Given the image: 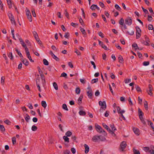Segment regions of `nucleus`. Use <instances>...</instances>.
Instances as JSON below:
<instances>
[{
    "mask_svg": "<svg viewBox=\"0 0 154 154\" xmlns=\"http://www.w3.org/2000/svg\"><path fill=\"white\" fill-rule=\"evenodd\" d=\"M88 91H87V94L88 97L90 99H91L93 96V91L90 86H88L87 88Z\"/></svg>",
    "mask_w": 154,
    "mask_h": 154,
    "instance_id": "nucleus-1",
    "label": "nucleus"
},
{
    "mask_svg": "<svg viewBox=\"0 0 154 154\" xmlns=\"http://www.w3.org/2000/svg\"><path fill=\"white\" fill-rule=\"evenodd\" d=\"M99 104L101 106L100 111V112L101 111V109H102L103 110H105L106 108V102L104 101L102 102L101 101H99Z\"/></svg>",
    "mask_w": 154,
    "mask_h": 154,
    "instance_id": "nucleus-2",
    "label": "nucleus"
},
{
    "mask_svg": "<svg viewBox=\"0 0 154 154\" xmlns=\"http://www.w3.org/2000/svg\"><path fill=\"white\" fill-rule=\"evenodd\" d=\"M127 146L126 142L125 141L122 142L120 144L119 148V150L120 151H124V149Z\"/></svg>",
    "mask_w": 154,
    "mask_h": 154,
    "instance_id": "nucleus-3",
    "label": "nucleus"
},
{
    "mask_svg": "<svg viewBox=\"0 0 154 154\" xmlns=\"http://www.w3.org/2000/svg\"><path fill=\"white\" fill-rule=\"evenodd\" d=\"M26 12L28 19L29 22H31L32 21V17L29 10L27 8H26Z\"/></svg>",
    "mask_w": 154,
    "mask_h": 154,
    "instance_id": "nucleus-4",
    "label": "nucleus"
},
{
    "mask_svg": "<svg viewBox=\"0 0 154 154\" xmlns=\"http://www.w3.org/2000/svg\"><path fill=\"white\" fill-rule=\"evenodd\" d=\"M103 125L105 128L109 132V133L112 134V136L114 137H115L116 136V134L112 131H111L108 126L105 124H103Z\"/></svg>",
    "mask_w": 154,
    "mask_h": 154,
    "instance_id": "nucleus-5",
    "label": "nucleus"
},
{
    "mask_svg": "<svg viewBox=\"0 0 154 154\" xmlns=\"http://www.w3.org/2000/svg\"><path fill=\"white\" fill-rule=\"evenodd\" d=\"M136 37L137 39L139 38L141 35V30L140 27L138 26L136 27Z\"/></svg>",
    "mask_w": 154,
    "mask_h": 154,
    "instance_id": "nucleus-6",
    "label": "nucleus"
},
{
    "mask_svg": "<svg viewBox=\"0 0 154 154\" xmlns=\"http://www.w3.org/2000/svg\"><path fill=\"white\" fill-rule=\"evenodd\" d=\"M125 23L126 24L130 26L132 23V20L131 17H128L126 18L125 20Z\"/></svg>",
    "mask_w": 154,
    "mask_h": 154,
    "instance_id": "nucleus-7",
    "label": "nucleus"
},
{
    "mask_svg": "<svg viewBox=\"0 0 154 154\" xmlns=\"http://www.w3.org/2000/svg\"><path fill=\"white\" fill-rule=\"evenodd\" d=\"M95 127L96 130L99 133H100L103 132V130L100 125H95Z\"/></svg>",
    "mask_w": 154,
    "mask_h": 154,
    "instance_id": "nucleus-8",
    "label": "nucleus"
},
{
    "mask_svg": "<svg viewBox=\"0 0 154 154\" xmlns=\"http://www.w3.org/2000/svg\"><path fill=\"white\" fill-rule=\"evenodd\" d=\"M100 139V137L99 136L97 135H95L92 138V140L94 142H97Z\"/></svg>",
    "mask_w": 154,
    "mask_h": 154,
    "instance_id": "nucleus-9",
    "label": "nucleus"
},
{
    "mask_svg": "<svg viewBox=\"0 0 154 154\" xmlns=\"http://www.w3.org/2000/svg\"><path fill=\"white\" fill-rule=\"evenodd\" d=\"M38 76H39V75H37ZM40 81L39 77H38V78H37L36 80V84L37 86V87L38 88V90L40 92H41V90L40 87V85L38 82Z\"/></svg>",
    "mask_w": 154,
    "mask_h": 154,
    "instance_id": "nucleus-10",
    "label": "nucleus"
},
{
    "mask_svg": "<svg viewBox=\"0 0 154 154\" xmlns=\"http://www.w3.org/2000/svg\"><path fill=\"white\" fill-rule=\"evenodd\" d=\"M98 42H99V44L100 45L101 47L104 48L105 50H107V48L105 45H104L103 43L101 42L100 41L98 40Z\"/></svg>",
    "mask_w": 154,
    "mask_h": 154,
    "instance_id": "nucleus-11",
    "label": "nucleus"
},
{
    "mask_svg": "<svg viewBox=\"0 0 154 154\" xmlns=\"http://www.w3.org/2000/svg\"><path fill=\"white\" fill-rule=\"evenodd\" d=\"M134 132L137 135H139L140 134L139 130L137 128H133Z\"/></svg>",
    "mask_w": 154,
    "mask_h": 154,
    "instance_id": "nucleus-12",
    "label": "nucleus"
},
{
    "mask_svg": "<svg viewBox=\"0 0 154 154\" xmlns=\"http://www.w3.org/2000/svg\"><path fill=\"white\" fill-rule=\"evenodd\" d=\"M85 148V152L86 154L88 153L89 150V147L88 145L85 144L84 145Z\"/></svg>",
    "mask_w": 154,
    "mask_h": 154,
    "instance_id": "nucleus-13",
    "label": "nucleus"
},
{
    "mask_svg": "<svg viewBox=\"0 0 154 154\" xmlns=\"http://www.w3.org/2000/svg\"><path fill=\"white\" fill-rule=\"evenodd\" d=\"M90 8L92 10H94L95 9H97L98 10H99L100 9V8L97 6V5H92L91 6Z\"/></svg>",
    "mask_w": 154,
    "mask_h": 154,
    "instance_id": "nucleus-14",
    "label": "nucleus"
},
{
    "mask_svg": "<svg viewBox=\"0 0 154 154\" xmlns=\"http://www.w3.org/2000/svg\"><path fill=\"white\" fill-rule=\"evenodd\" d=\"M138 113L139 118H140L141 117H143V113L140 108H138Z\"/></svg>",
    "mask_w": 154,
    "mask_h": 154,
    "instance_id": "nucleus-15",
    "label": "nucleus"
},
{
    "mask_svg": "<svg viewBox=\"0 0 154 154\" xmlns=\"http://www.w3.org/2000/svg\"><path fill=\"white\" fill-rule=\"evenodd\" d=\"M117 109L118 112L119 113H124L125 112V111L124 110H121L120 107L119 106H117Z\"/></svg>",
    "mask_w": 154,
    "mask_h": 154,
    "instance_id": "nucleus-16",
    "label": "nucleus"
},
{
    "mask_svg": "<svg viewBox=\"0 0 154 154\" xmlns=\"http://www.w3.org/2000/svg\"><path fill=\"white\" fill-rule=\"evenodd\" d=\"M83 98V95L81 94L78 100V104H80L82 103V99Z\"/></svg>",
    "mask_w": 154,
    "mask_h": 154,
    "instance_id": "nucleus-17",
    "label": "nucleus"
},
{
    "mask_svg": "<svg viewBox=\"0 0 154 154\" xmlns=\"http://www.w3.org/2000/svg\"><path fill=\"white\" fill-rule=\"evenodd\" d=\"M40 76L42 79V82L43 84V86H44V84L45 83V80L44 76V75H43L42 74H41Z\"/></svg>",
    "mask_w": 154,
    "mask_h": 154,
    "instance_id": "nucleus-18",
    "label": "nucleus"
},
{
    "mask_svg": "<svg viewBox=\"0 0 154 154\" xmlns=\"http://www.w3.org/2000/svg\"><path fill=\"white\" fill-rule=\"evenodd\" d=\"M22 62L23 63V64H24L26 66H27L29 64L28 61L26 59L23 60L22 61Z\"/></svg>",
    "mask_w": 154,
    "mask_h": 154,
    "instance_id": "nucleus-19",
    "label": "nucleus"
},
{
    "mask_svg": "<svg viewBox=\"0 0 154 154\" xmlns=\"http://www.w3.org/2000/svg\"><path fill=\"white\" fill-rule=\"evenodd\" d=\"M19 41L20 42L21 44L22 45L23 48L26 46V45L25 44L24 42L23 41V39L21 38H19Z\"/></svg>",
    "mask_w": 154,
    "mask_h": 154,
    "instance_id": "nucleus-20",
    "label": "nucleus"
},
{
    "mask_svg": "<svg viewBox=\"0 0 154 154\" xmlns=\"http://www.w3.org/2000/svg\"><path fill=\"white\" fill-rule=\"evenodd\" d=\"M99 137H100L99 140L100 141H104L106 140V138L105 137L102 136L101 135L99 136Z\"/></svg>",
    "mask_w": 154,
    "mask_h": 154,
    "instance_id": "nucleus-21",
    "label": "nucleus"
},
{
    "mask_svg": "<svg viewBox=\"0 0 154 154\" xmlns=\"http://www.w3.org/2000/svg\"><path fill=\"white\" fill-rule=\"evenodd\" d=\"M80 30L82 33V34L84 35H86V33L85 30L83 28H82L81 27H80Z\"/></svg>",
    "mask_w": 154,
    "mask_h": 154,
    "instance_id": "nucleus-22",
    "label": "nucleus"
},
{
    "mask_svg": "<svg viewBox=\"0 0 154 154\" xmlns=\"http://www.w3.org/2000/svg\"><path fill=\"white\" fill-rule=\"evenodd\" d=\"M110 126L111 127L112 130L111 131H112L114 132V131L116 130V129L114 126V125L113 124L111 125H110Z\"/></svg>",
    "mask_w": 154,
    "mask_h": 154,
    "instance_id": "nucleus-23",
    "label": "nucleus"
},
{
    "mask_svg": "<svg viewBox=\"0 0 154 154\" xmlns=\"http://www.w3.org/2000/svg\"><path fill=\"white\" fill-rule=\"evenodd\" d=\"M17 53L18 54L19 56L22 59H23V57L22 54L20 53V52L17 49H15Z\"/></svg>",
    "mask_w": 154,
    "mask_h": 154,
    "instance_id": "nucleus-24",
    "label": "nucleus"
},
{
    "mask_svg": "<svg viewBox=\"0 0 154 154\" xmlns=\"http://www.w3.org/2000/svg\"><path fill=\"white\" fill-rule=\"evenodd\" d=\"M42 106L45 109L47 106V104L46 102L44 101H42Z\"/></svg>",
    "mask_w": 154,
    "mask_h": 154,
    "instance_id": "nucleus-25",
    "label": "nucleus"
},
{
    "mask_svg": "<svg viewBox=\"0 0 154 154\" xmlns=\"http://www.w3.org/2000/svg\"><path fill=\"white\" fill-rule=\"evenodd\" d=\"M7 1L9 8H11L12 5L11 0H7Z\"/></svg>",
    "mask_w": 154,
    "mask_h": 154,
    "instance_id": "nucleus-26",
    "label": "nucleus"
},
{
    "mask_svg": "<svg viewBox=\"0 0 154 154\" xmlns=\"http://www.w3.org/2000/svg\"><path fill=\"white\" fill-rule=\"evenodd\" d=\"M8 57H9L11 60H13V56L12 52H9V53L8 54Z\"/></svg>",
    "mask_w": 154,
    "mask_h": 154,
    "instance_id": "nucleus-27",
    "label": "nucleus"
},
{
    "mask_svg": "<svg viewBox=\"0 0 154 154\" xmlns=\"http://www.w3.org/2000/svg\"><path fill=\"white\" fill-rule=\"evenodd\" d=\"M149 42H147L146 41H142V44H144L145 45L149 46Z\"/></svg>",
    "mask_w": 154,
    "mask_h": 154,
    "instance_id": "nucleus-28",
    "label": "nucleus"
},
{
    "mask_svg": "<svg viewBox=\"0 0 154 154\" xmlns=\"http://www.w3.org/2000/svg\"><path fill=\"white\" fill-rule=\"evenodd\" d=\"M118 59L119 60V62L120 63H122L123 61V59L122 58V57L121 56H119L118 57Z\"/></svg>",
    "mask_w": 154,
    "mask_h": 154,
    "instance_id": "nucleus-29",
    "label": "nucleus"
},
{
    "mask_svg": "<svg viewBox=\"0 0 154 154\" xmlns=\"http://www.w3.org/2000/svg\"><path fill=\"white\" fill-rule=\"evenodd\" d=\"M132 46L133 48H134L135 50H137V49H140L138 47L137 44L136 43H134L132 45Z\"/></svg>",
    "mask_w": 154,
    "mask_h": 154,
    "instance_id": "nucleus-30",
    "label": "nucleus"
},
{
    "mask_svg": "<svg viewBox=\"0 0 154 154\" xmlns=\"http://www.w3.org/2000/svg\"><path fill=\"white\" fill-rule=\"evenodd\" d=\"M53 86L56 90H57L58 89V86L56 82H54L53 83Z\"/></svg>",
    "mask_w": 154,
    "mask_h": 154,
    "instance_id": "nucleus-31",
    "label": "nucleus"
},
{
    "mask_svg": "<svg viewBox=\"0 0 154 154\" xmlns=\"http://www.w3.org/2000/svg\"><path fill=\"white\" fill-rule=\"evenodd\" d=\"M63 138L64 139V141L66 142L69 143V138L67 136H64Z\"/></svg>",
    "mask_w": 154,
    "mask_h": 154,
    "instance_id": "nucleus-32",
    "label": "nucleus"
},
{
    "mask_svg": "<svg viewBox=\"0 0 154 154\" xmlns=\"http://www.w3.org/2000/svg\"><path fill=\"white\" fill-rule=\"evenodd\" d=\"M142 123L144 125H146V122L145 119L143 118V117L140 118Z\"/></svg>",
    "mask_w": 154,
    "mask_h": 154,
    "instance_id": "nucleus-33",
    "label": "nucleus"
},
{
    "mask_svg": "<svg viewBox=\"0 0 154 154\" xmlns=\"http://www.w3.org/2000/svg\"><path fill=\"white\" fill-rule=\"evenodd\" d=\"M72 134V132L70 131H67L65 134L67 137H70Z\"/></svg>",
    "mask_w": 154,
    "mask_h": 154,
    "instance_id": "nucleus-34",
    "label": "nucleus"
},
{
    "mask_svg": "<svg viewBox=\"0 0 154 154\" xmlns=\"http://www.w3.org/2000/svg\"><path fill=\"white\" fill-rule=\"evenodd\" d=\"M79 113L80 115L81 116H85L86 114L85 112L82 110H80L79 112Z\"/></svg>",
    "mask_w": 154,
    "mask_h": 154,
    "instance_id": "nucleus-35",
    "label": "nucleus"
},
{
    "mask_svg": "<svg viewBox=\"0 0 154 154\" xmlns=\"http://www.w3.org/2000/svg\"><path fill=\"white\" fill-rule=\"evenodd\" d=\"M5 80V77L4 76H2L1 79V83L2 85H3L4 84Z\"/></svg>",
    "mask_w": 154,
    "mask_h": 154,
    "instance_id": "nucleus-36",
    "label": "nucleus"
},
{
    "mask_svg": "<svg viewBox=\"0 0 154 154\" xmlns=\"http://www.w3.org/2000/svg\"><path fill=\"white\" fill-rule=\"evenodd\" d=\"M0 130L2 132L5 131V129L3 125H0Z\"/></svg>",
    "mask_w": 154,
    "mask_h": 154,
    "instance_id": "nucleus-37",
    "label": "nucleus"
},
{
    "mask_svg": "<svg viewBox=\"0 0 154 154\" xmlns=\"http://www.w3.org/2000/svg\"><path fill=\"white\" fill-rule=\"evenodd\" d=\"M33 34L34 36V37L35 39L37 38L38 37L37 33L35 31H33Z\"/></svg>",
    "mask_w": 154,
    "mask_h": 154,
    "instance_id": "nucleus-38",
    "label": "nucleus"
},
{
    "mask_svg": "<svg viewBox=\"0 0 154 154\" xmlns=\"http://www.w3.org/2000/svg\"><path fill=\"white\" fill-rule=\"evenodd\" d=\"M133 152L134 154H140V152L138 150L134 149Z\"/></svg>",
    "mask_w": 154,
    "mask_h": 154,
    "instance_id": "nucleus-39",
    "label": "nucleus"
},
{
    "mask_svg": "<svg viewBox=\"0 0 154 154\" xmlns=\"http://www.w3.org/2000/svg\"><path fill=\"white\" fill-rule=\"evenodd\" d=\"M80 92V89L79 88H77L75 89V93L77 94H79Z\"/></svg>",
    "mask_w": 154,
    "mask_h": 154,
    "instance_id": "nucleus-40",
    "label": "nucleus"
},
{
    "mask_svg": "<svg viewBox=\"0 0 154 154\" xmlns=\"http://www.w3.org/2000/svg\"><path fill=\"white\" fill-rule=\"evenodd\" d=\"M98 81V78L94 79L91 80V83L92 84L95 83Z\"/></svg>",
    "mask_w": 154,
    "mask_h": 154,
    "instance_id": "nucleus-41",
    "label": "nucleus"
},
{
    "mask_svg": "<svg viewBox=\"0 0 154 154\" xmlns=\"http://www.w3.org/2000/svg\"><path fill=\"white\" fill-rule=\"evenodd\" d=\"M37 129V127L35 125H33L32 127V130L33 131H35Z\"/></svg>",
    "mask_w": 154,
    "mask_h": 154,
    "instance_id": "nucleus-42",
    "label": "nucleus"
},
{
    "mask_svg": "<svg viewBox=\"0 0 154 154\" xmlns=\"http://www.w3.org/2000/svg\"><path fill=\"white\" fill-rule=\"evenodd\" d=\"M26 117L25 118V120L27 122H29V120L30 119V117L27 114H26Z\"/></svg>",
    "mask_w": 154,
    "mask_h": 154,
    "instance_id": "nucleus-43",
    "label": "nucleus"
},
{
    "mask_svg": "<svg viewBox=\"0 0 154 154\" xmlns=\"http://www.w3.org/2000/svg\"><path fill=\"white\" fill-rule=\"evenodd\" d=\"M135 88L137 91L141 92L142 91L138 85H135Z\"/></svg>",
    "mask_w": 154,
    "mask_h": 154,
    "instance_id": "nucleus-44",
    "label": "nucleus"
},
{
    "mask_svg": "<svg viewBox=\"0 0 154 154\" xmlns=\"http://www.w3.org/2000/svg\"><path fill=\"white\" fill-rule=\"evenodd\" d=\"M64 37L66 38H68L69 37V34L68 32L65 33Z\"/></svg>",
    "mask_w": 154,
    "mask_h": 154,
    "instance_id": "nucleus-45",
    "label": "nucleus"
},
{
    "mask_svg": "<svg viewBox=\"0 0 154 154\" xmlns=\"http://www.w3.org/2000/svg\"><path fill=\"white\" fill-rule=\"evenodd\" d=\"M124 20L123 18H121L119 20V23L120 25H123L124 24Z\"/></svg>",
    "mask_w": 154,
    "mask_h": 154,
    "instance_id": "nucleus-46",
    "label": "nucleus"
},
{
    "mask_svg": "<svg viewBox=\"0 0 154 154\" xmlns=\"http://www.w3.org/2000/svg\"><path fill=\"white\" fill-rule=\"evenodd\" d=\"M64 14H65V16L67 17V18H68V19H69V14L67 12V10L66 9L65 10V12Z\"/></svg>",
    "mask_w": 154,
    "mask_h": 154,
    "instance_id": "nucleus-47",
    "label": "nucleus"
},
{
    "mask_svg": "<svg viewBox=\"0 0 154 154\" xmlns=\"http://www.w3.org/2000/svg\"><path fill=\"white\" fill-rule=\"evenodd\" d=\"M62 107L63 109L66 111H68V109L67 108V106L65 104H63Z\"/></svg>",
    "mask_w": 154,
    "mask_h": 154,
    "instance_id": "nucleus-48",
    "label": "nucleus"
},
{
    "mask_svg": "<svg viewBox=\"0 0 154 154\" xmlns=\"http://www.w3.org/2000/svg\"><path fill=\"white\" fill-rule=\"evenodd\" d=\"M144 105L145 109L147 110L148 109V103L146 101H145V102H144Z\"/></svg>",
    "mask_w": 154,
    "mask_h": 154,
    "instance_id": "nucleus-49",
    "label": "nucleus"
},
{
    "mask_svg": "<svg viewBox=\"0 0 154 154\" xmlns=\"http://www.w3.org/2000/svg\"><path fill=\"white\" fill-rule=\"evenodd\" d=\"M43 63L45 65H48V61L45 59L43 60Z\"/></svg>",
    "mask_w": 154,
    "mask_h": 154,
    "instance_id": "nucleus-50",
    "label": "nucleus"
},
{
    "mask_svg": "<svg viewBox=\"0 0 154 154\" xmlns=\"http://www.w3.org/2000/svg\"><path fill=\"white\" fill-rule=\"evenodd\" d=\"M27 57L28 58V59H29V60L32 62H34V60H32V58H31V56L30 55V54H29V55H27Z\"/></svg>",
    "mask_w": 154,
    "mask_h": 154,
    "instance_id": "nucleus-51",
    "label": "nucleus"
},
{
    "mask_svg": "<svg viewBox=\"0 0 154 154\" xmlns=\"http://www.w3.org/2000/svg\"><path fill=\"white\" fill-rule=\"evenodd\" d=\"M53 58L57 61H59V59L54 54L52 57Z\"/></svg>",
    "mask_w": 154,
    "mask_h": 154,
    "instance_id": "nucleus-52",
    "label": "nucleus"
},
{
    "mask_svg": "<svg viewBox=\"0 0 154 154\" xmlns=\"http://www.w3.org/2000/svg\"><path fill=\"white\" fill-rule=\"evenodd\" d=\"M115 8L119 11H120L121 10V8L119 7V6L117 4H116L115 5Z\"/></svg>",
    "mask_w": 154,
    "mask_h": 154,
    "instance_id": "nucleus-53",
    "label": "nucleus"
},
{
    "mask_svg": "<svg viewBox=\"0 0 154 154\" xmlns=\"http://www.w3.org/2000/svg\"><path fill=\"white\" fill-rule=\"evenodd\" d=\"M32 12L33 17H36V14H35L34 9H32Z\"/></svg>",
    "mask_w": 154,
    "mask_h": 154,
    "instance_id": "nucleus-54",
    "label": "nucleus"
},
{
    "mask_svg": "<svg viewBox=\"0 0 154 154\" xmlns=\"http://www.w3.org/2000/svg\"><path fill=\"white\" fill-rule=\"evenodd\" d=\"M127 33L130 35H133L134 34V32L132 30H130L129 32L127 31Z\"/></svg>",
    "mask_w": 154,
    "mask_h": 154,
    "instance_id": "nucleus-55",
    "label": "nucleus"
},
{
    "mask_svg": "<svg viewBox=\"0 0 154 154\" xmlns=\"http://www.w3.org/2000/svg\"><path fill=\"white\" fill-rule=\"evenodd\" d=\"M147 92H148V94L152 96V90H149L147 91Z\"/></svg>",
    "mask_w": 154,
    "mask_h": 154,
    "instance_id": "nucleus-56",
    "label": "nucleus"
},
{
    "mask_svg": "<svg viewBox=\"0 0 154 154\" xmlns=\"http://www.w3.org/2000/svg\"><path fill=\"white\" fill-rule=\"evenodd\" d=\"M4 122L7 125H9L11 124V122L8 119L6 120Z\"/></svg>",
    "mask_w": 154,
    "mask_h": 154,
    "instance_id": "nucleus-57",
    "label": "nucleus"
},
{
    "mask_svg": "<svg viewBox=\"0 0 154 154\" xmlns=\"http://www.w3.org/2000/svg\"><path fill=\"white\" fill-rule=\"evenodd\" d=\"M8 16L10 19H12L14 18L13 16L11 13H9L8 14Z\"/></svg>",
    "mask_w": 154,
    "mask_h": 154,
    "instance_id": "nucleus-58",
    "label": "nucleus"
},
{
    "mask_svg": "<svg viewBox=\"0 0 154 154\" xmlns=\"http://www.w3.org/2000/svg\"><path fill=\"white\" fill-rule=\"evenodd\" d=\"M149 147H143V150L146 152L148 151H149Z\"/></svg>",
    "mask_w": 154,
    "mask_h": 154,
    "instance_id": "nucleus-59",
    "label": "nucleus"
},
{
    "mask_svg": "<svg viewBox=\"0 0 154 154\" xmlns=\"http://www.w3.org/2000/svg\"><path fill=\"white\" fill-rule=\"evenodd\" d=\"M11 21V23L12 24H14L15 25H16V22H15V21L14 19V18H12V19H10Z\"/></svg>",
    "mask_w": 154,
    "mask_h": 154,
    "instance_id": "nucleus-60",
    "label": "nucleus"
},
{
    "mask_svg": "<svg viewBox=\"0 0 154 154\" xmlns=\"http://www.w3.org/2000/svg\"><path fill=\"white\" fill-rule=\"evenodd\" d=\"M149 61H145L143 62V64L144 66H146L149 64Z\"/></svg>",
    "mask_w": 154,
    "mask_h": 154,
    "instance_id": "nucleus-61",
    "label": "nucleus"
},
{
    "mask_svg": "<svg viewBox=\"0 0 154 154\" xmlns=\"http://www.w3.org/2000/svg\"><path fill=\"white\" fill-rule=\"evenodd\" d=\"M12 143L13 144H14L16 143V138L15 137H14L12 138Z\"/></svg>",
    "mask_w": 154,
    "mask_h": 154,
    "instance_id": "nucleus-62",
    "label": "nucleus"
},
{
    "mask_svg": "<svg viewBox=\"0 0 154 154\" xmlns=\"http://www.w3.org/2000/svg\"><path fill=\"white\" fill-rule=\"evenodd\" d=\"M75 53L78 55H81V53L76 49H75Z\"/></svg>",
    "mask_w": 154,
    "mask_h": 154,
    "instance_id": "nucleus-63",
    "label": "nucleus"
},
{
    "mask_svg": "<svg viewBox=\"0 0 154 154\" xmlns=\"http://www.w3.org/2000/svg\"><path fill=\"white\" fill-rule=\"evenodd\" d=\"M153 148V149L149 151V152L151 153V154H154V147L152 146Z\"/></svg>",
    "mask_w": 154,
    "mask_h": 154,
    "instance_id": "nucleus-64",
    "label": "nucleus"
}]
</instances>
